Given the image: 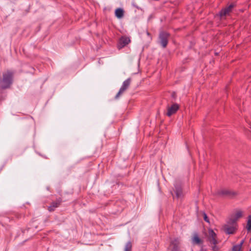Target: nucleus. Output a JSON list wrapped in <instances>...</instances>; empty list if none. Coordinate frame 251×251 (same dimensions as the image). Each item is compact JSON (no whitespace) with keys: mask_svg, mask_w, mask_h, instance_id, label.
Returning <instances> with one entry per match:
<instances>
[{"mask_svg":"<svg viewBox=\"0 0 251 251\" xmlns=\"http://www.w3.org/2000/svg\"><path fill=\"white\" fill-rule=\"evenodd\" d=\"M12 83V74L8 71L3 74V77L0 81V86L2 89L8 88Z\"/></svg>","mask_w":251,"mask_h":251,"instance_id":"1","label":"nucleus"},{"mask_svg":"<svg viewBox=\"0 0 251 251\" xmlns=\"http://www.w3.org/2000/svg\"><path fill=\"white\" fill-rule=\"evenodd\" d=\"M216 238L217 235L213 230L211 229H209L208 240L211 244H213V246H212V250L214 251H218L219 250L218 247L216 246V244L218 243Z\"/></svg>","mask_w":251,"mask_h":251,"instance_id":"2","label":"nucleus"},{"mask_svg":"<svg viewBox=\"0 0 251 251\" xmlns=\"http://www.w3.org/2000/svg\"><path fill=\"white\" fill-rule=\"evenodd\" d=\"M169 34L166 32L162 31L159 36V42L163 48H165L168 42Z\"/></svg>","mask_w":251,"mask_h":251,"instance_id":"3","label":"nucleus"},{"mask_svg":"<svg viewBox=\"0 0 251 251\" xmlns=\"http://www.w3.org/2000/svg\"><path fill=\"white\" fill-rule=\"evenodd\" d=\"M235 225L236 224H232L229 220L228 222L223 226V230L226 234H233L236 229L235 227Z\"/></svg>","mask_w":251,"mask_h":251,"instance_id":"4","label":"nucleus"},{"mask_svg":"<svg viewBox=\"0 0 251 251\" xmlns=\"http://www.w3.org/2000/svg\"><path fill=\"white\" fill-rule=\"evenodd\" d=\"M243 216V212L241 210H237L233 213L230 218L229 221L232 224H236L239 219Z\"/></svg>","mask_w":251,"mask_h":251,"instance_id":"5","label":"nucleus"},{"mask_svg":"<svg viewBox=\"0 0 251 251\" xmlns=\"http://www.w3.org/2000/svg\"><path fill=\"white\" fill-rule=\"evenodd\" d=\"M131 82V79L130 78H127L123 83V84L116 96L115 98L117 99L121 94H122L129 86Z\"/></svg>","mask_w":251,"mask_h":251,"instance_id":"6","label":"nucleus"},{"mask_svg":"<svg viewBox=\"0 0 251 251\" xmlns=\"http://www.w3.org/2000/svg\"><path fill=\"white\" fill-rule=\"evenodd\" d=\"M174 191L176 194V197L177 199H181L183 197V193L179 183H176L174 184Z\"/></svg>","mask_w":251,"mask_h":251,"instance_id":"7","label":"nucleus"},{"mask_svg":"<svg viewBox=\"0 0 251 251\" xmlns=\"http://www.w3.org/2000/svg\"><path fill=\"white\" fill-rule=\"evenodd\" d=\"M130 40L127 37L123 36L119 40L118 47L119 49H121L127 45Z\"/></svg>","mask_w":251,"mask_h":251,"instance_id":"8","label":"nucleus"},{"mask_svg":"<svg viewBox=\"0 0 251 251\" xmlns=\"http://www.w3.org/2000/svg\"><path fill=\"white\" fill-rule=\"evenodd\" d=\"M234 6V5L232 4L229 5L228 7L222 9L219 13L221 18H223L224 16L228 15L232 11V9Z\"/></svg>","mask_w":251,"mask_h":251,"instance_id":"9","label":"nucleus"},{"mask_svg":"<svg viewBox=\"0 0 251 251\" xmlns=\"http://www.w3.org/2000/svg\"><path fill=\"white\" fill-rule=\"evenodd\" d=\"M217 194L223 196H234L235 193L227 189H221L218 191Z\"/></svg>","mask_w":251,"mask_h":251,"instance_id":"10","label":"nucleus"},{"mask_svg":"<svg viewBox=\"0 0 251 251\" xmlns=\"http://www.w3.org/2000/svg\"><path fill=\"white\" fill-rule=\"evenodd\" d=\"M178 108V105L177 104H173L171 107H168L167 113V116H171L172 114L175 113Z\"/></svg>","mask_w":251,"mask_h":251,"instance_id":"11","label":"nucleus"},{"mask_svg":"<svg viewBox=\"0 0 251 251\" xmlns=\"http://www.w3.org/2000/svg\"><path fill=\"white\" fill-rule=\"evenodd\" d=\"M179 243L178 239H175L171 242L170 246L171 251H178Z\"/></svg>","mask_w":251,"mask_h":251,"instance_id":"12","label":"nucleus"},{"mask_svg":"<svg viewBox=\"0 0 251 251\" xmlns=\"http://www.w3.org/2000/svg\"><path fill=\"white\" fill-rule=\"evenodd\" d=\"M60 203L61 201L60 200H57L55 201L52 202L48 208L49 210L50 211H53L56 207H57L59 206Z\"/></svg>","mask_w":251,"mask_h":251,"instance_id":"13","label":"nucleus"},{"mask_svg":"<svg viewBox=\"0 0 251 251\" xmlns=\"http://www.w3.org/2000/svg\"><path fill=\"white\" fill-rule=\"evenodd\" d=\"M192 242L194 244H200L202 243L201 239L197 233H195L192 238Z\"/></svg>","mask_w":251,"mask_h":251,"instance_id":"14","label":"nucleus"},{"mask_svg":"<svg viewBox=\"0 0 251 251\" xmlns=\"http://www.w3.org/2000/svg\"><path fill=\"white\" fill-rule=\"evenodd\" d=\"M115 15L118 18H121L124 16V11L122 8H117L115 10Z\"/></svg>","mask_w":251,"mask_h":251,"instance_id":"15","label":"nucleus"},{"mask_svg":"<svg viewBox=\"0 0 251 251\" xmlns=\"http://www.w3.org/2000/svg\"><path fill=\"white\" fill-rule=\"evenodd\" d=\"M246 228L248 231L251 230V214L248 217Z\"/></svg>","mask_w":251,"mask_h":251,"instance_id":"16","label":"nucleus"},{"mask_svg":"<svg viewBox=\"0 0 251 251\" xmlns=\"http://www.w3.org/2000/svg\"><path fill=\"white\" fill-rule=\"evenodd\" d=\"M132 244L130 242H128L125 246L124 251H131Z\"/></svg>","mask_w":251,"mask_h":251,"instance_id":"17","label":"nucleus"},{"mask_svg":"<svg viewBox=\"0 0 251 251\" xmlns=\"http://www.w3.org/2000/svg\"><path fill=\"white\" fill-rule=\"evenodd\" d=\"M241 249L240 246L235 245L233 248V251H241Z\"/></svg>","mask_w":251,"mask_h":251,"instance_id":"18","label":"nucleus"},{"mask_svg":"<svg viewBox=\"0 0 251 251\" xmlns=\"http://www.w3.org/2000/svg\"><path fill=\"white\" fill-rule=\"evenodd\" d=\"M203 218H204V220L205 222H207V223H209V219H208V217L207 216L206 214L205 213H204L203 214Z\"/></svg>","mask_w":251,"mask_h":251,"instance_id":"19","label":"nucleus"},{"mask_svg":"<svg viewBox=\"0 0 251 251\" xmlns=\"http://www.w3.org/2000/svg\"><path fill=\"white\" fill-rule=\"evenodd\" d=\"M244 242V240H242V241H241V242L240 243V244H238V245H237V246H240V247L242 248V245H243V244Z\"/></svg>","mask_w":251,"mask_h":251,"instance_id":"20","label":"nucleus"},{"mask_svg":"<svg viewBox=\"0 0 251 251\" xmlns=\"http://www.w3.org/2000/svg\"><path fill=\"white\" fill-rule=\"evenodd\" d=\"M171 193L172 195L173 196V197L174 198V196L173 195V194L172 192H171Z\"/></svg>","mask_w":251,"mask_h":251,"instance_id":"21","label":"nucleus"},{"mask_svg":"<svg viewBox=\"0 0 251 251\" xmlns=\"http://www.w3.org/2000/svg\"><path fill=\"white\" fill-rule=\"evenodd\" d=\"M250 127H251V126H250Z\"/></svg>","mask_w":251,"mask_h":251,"instance_id":"22","label":"nucleus"},{"mask_svg":"<svg viewBox=\"0 0 251 251\" xmlns=\"http://www.w3.org/2000/svg\"><path fill=\"white\" fill-rule=\"evenodd\" d=\"M250 251H251V249H250Z\"/></svg>","mask_w":251,"mask_h":251,"instance_id":"23","label":"nucleus"}]
</instances>
